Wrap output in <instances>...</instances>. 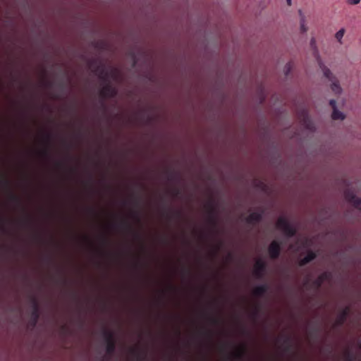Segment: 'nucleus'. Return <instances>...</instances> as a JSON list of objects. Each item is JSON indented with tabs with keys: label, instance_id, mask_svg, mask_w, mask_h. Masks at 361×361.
I'll return each instance as SVG.
<instances>
[{
	"label": "nucleus",
	"instance_id": "f257e3e1",
	"mask_svg": "<svg viewBox=\"0 0 361 361\" xmlns=\"http://www.w3.org/2000/svg\"><path fill=\"white\" fill-rule=\"evenodd\" d=\"M56 137H60L63 142H66L65 137L55 134L47 126H42L38 130L37 140L41 147L48 148L53 145Z\"/></svg>",
	"mask_w": 361,
	"mask_h": 361
},
{
	"label": "nucleus",
	"instance_id": "f03ea898",
	"mask_svg": "<svg viewBox=\"0 0 361 361\" xmlns=\"http://www.w3.org/2000/svg\"><path fill=\"white\" fill-rule=\"evenodd\" d=\"M24 61H25L24 59ZM25 61H24V159L34 158L28 155V150L27 147V109H26V75H25ZM36 158H52L51 157H37ZM63 158H74L73 157H64Z\"/></svg>",
	"mask_w": 361,
	"mask_h": 361
},
{
	"label": "nucleus",
	"instance_id": "7ed1b4c3",
	"mask_svg": "<svg viewBox=\"0 0 361 361\" xmlns=\"http://www.w3.org/2000/svg\"><path fill=\"white\" fill-rule=\"evenodd\" d=\"M319 65L323 71L324 75L331 82V89L336 94H339L342 92V89L339 85L337 78L332 74L331 71L326 67L321 61H319Z\"/></svg>",
	"mask_w": 361,
	"mask_h": 361
},
{
	"label": "nucleus",
	"instance_id": "20e7f679",
	"mask_svg": "<svg viewBox=\"0 0 361 361\" xmlns=\"http://www.w3.org/2000/svg\"><path fill=\"white\" fill-rule=\"evenodd\" d=\"M277 228L288 236H293L295 233V228L285 217H280L276 222Z\"/></svg>",
	"mask_w": 361,
	"mask_h": 361
},
{
	"label": "nucleus",
	"instance_id": "39448f33",
	"mask_svg": "<svg viewBox=\"0 0 361 361\" xmlns=\"http://www.w3.org/2000/svg\"><path fill=\"white\" fill-rule=\"evenodd\" d=\"M298 118L301 124L307 130L312 131L314 130V124L312 122L308 112L306 109H303L298 112Z\"/></svg>",
	"mask_w": 361,
	"mask_h": 361
},
{
	"label": "nucleus",
	"instance_id": "423d86ee",
	"mask_svg": "<svg viewBox=\"0 0 361 361\" xmlns=\"http://www.w3.org/2000/svg\"><path fill=\"white\" fill-rule=\"evenodd\" d=\"M345 196L346 200L355 207L361 209V199H359L350 192H346Z\"/></svg>",
	"mask_w": 361,
	"mask_h": 361
},
{
	"label": "nucleus",
	"instance_id": "0eeeda50",
	"mask_svg": "<svg viewBox=\"0 0 361 361\" xmlns=\"http://www.w3.org/2000/svg\"><path fill=\"white\" fill-rule=\"evenodd\" d=\"M280 245L277 241H273L269 247V254L271 258H276L279 255Z\"/></svg>",
	"mask_w": 361,
	"mask_h": 361
},
{
	"label": "nucleus",
	"instance_id": "6e6552de",
	"mask_svg": "<svg viewBox=\"0 0 361 361\" xmlns=\"http://www.w3.org/2000/svg\"><path fill=\"white\" fill-rule=\"evenodd\" d=\"M102 93L104 97L109 96L113 97L116 96L117 92L115 88L112 87L109 85H107L105 87H104Z\"/></svg>",
	"mask_w": 361,
	"mask_h": 361
},
{
	"label": "nucleus",
	"instance_id": "1a4fd4ad",
	"mask_svg": "<svg viewBox=\"0 0 361 361\" xmlns=\"http://www.w3.org/2000/svg\"><path fill=\"white\" fill-rule=\"evenodd\" d=\"M299 15L300 16V30L302 33H305L307 31V27L306 26L305 16L301 10H299Z\"/></svg>",
	"mask_w": 361,
	"mask_h": 361
},
{
	"label": "nucleus",
	"instance_id": "9d476101",
	"mask_svg": "<svg viewBox=\"0 0 361 361\" xmlns=\"http://www.w3.org/2000/svg\"><path fill=\"white\" fill-rule=\"evenodd\" d=\"M8 183L6 174L0 168V187L6 186Z\"/></svg>",
	"mask_w": 361,
	"mask_h": 361
},
{
	"label": "nucleus",
	"instance_id": "9b49d317",
	"mask_svg": "<svg viewBox=\"0 0 361 361\" xmlns=\"http://www.w3.org/2000/svg\"><path fill=\"white\" fill-rule=\"evenodd\" d=\"M331 117L334 120H343L345 118L344 114L337 109L333 110Z\"/></svg>",
	"mask_w": 361,
	"mask_h": 361
},
{
	"label": "nucleus",
	"instance_id": "f8f14e48",
	"mask_svg": "<svg viewBox=\"0 0 361 361\" xmlns=\"http://www.w3.org/2000/svg\"><path fill=\"white\" fill-rule=\"evenodd\" d=\"M315 258V255L313 252H309L302 260L301 265L306 264L307 263L311 262L312 259Z\"/></svg>",
	"mask_w": 361,
	"mask_h": 361
},
{
	"label": "nucleus",
	"instance_id": "ddd939ff",
	"mask_svg": "<svg viewBox=\"0 0 361 361\" xmlns=\"http://www.w3.org/2000/svg\"><path fill=\"white\" fill-rule=\"evenodd\" d=\"M345 29L344 28H341L340 29L335 35V37L336 39L338 40V42L340 43V44H342V39L343 37V35L345 34Z\"/></svg>",
	"mask_w": 361,
	"mask_h": 361
},
{
	"label": "nucleus",
	"instance_id": "4468645a",
	"mask_svg": "<svg viewBox=\"0 0 361 361\" xmlns=\"http://www.w3.org/2000/svg\"><path fill=\"white\" fill-rule=\"evenodd\" d=\"M255 268L257 274H259L264 270V265L263 262H262L260 260H258L255 264Z\"/></svg>",
	"mask_w": 361,
	"mask_h": 361
},
{
	"label": "nucleus",
	"instance_id": "2eb2a0df",
	"mask_svg": "<svg viewBox=\"0 0 361 361\" xmlns=\"http://www.w3.org/2000/svg\"><path fill=\"white\" fill-rule=\"evenodd\" d=\"M261 216L259 214L253 213L251 214L249 216V221L250 222H257L259 221Z\"/></svg>",
	"mask_w": 361,
	"mask_h": 361
},
{
	"label": "nucleus",
	"instance_id": "dca6fc26",
	"mask_svg": "<svg viewBox=\"0 0 361 361\" xmlns=\"http://www.w3.org/2000/svg\"><path fill=\"white\" fill-rule=\"evenodd\" d=\"M292 68H293V64L291 62H288V63L286 64V66H284L283 71L286 76H288L290 74Z\"/></svg>",
	"mask_w": 361,
	"mask_h": 361
},
{
	"label": "nucleus",
	"instance_id": "f3484780",
	"mask_svg": "<svg viewBox=\"0 0 361 361\" xmlns=\"http://www.w3.org/2000/svg\"><path fill=\"white\" fill-rule=\"evenodd\" d=\"M18 161V164H19V166L20 168L21 167L22 164H23V159H17ZM22 172H21V169H20V172H19V183L20 184L21 183V181H22Z\"/></svg>",
	"mask_w": 361,
	"mask_h": 361
},
{
	"label": "nucleus",
	"instance_id": "a211bd4d",
	"mask_svg": "<svg viewBox=\"0 0 361 361\" xmlns=\"http://www.w3.org/2000/svg\"><path fill=\"white\" fill-rule=\"evenodd\" d=\"M360 1L361 0H346V3L348 5L355 6V5H357L358 4H360Z\"/></svg>",
	"mask_w": 361,
	"mask_h": 361
},
{
	"label": "nucleus",
	"instance_id": "6ab92c4d",
	"mask_svg": "<svg viewBox=\"0 0 361 361\" xmlns=\"http://www.w3.org/2000/svg\"><path fill=\"white\" fill-rule=\"evenodd\" d=\"M329 104L332 107L333 110L337 109V107H336V102L334 99H331L329 101Z\"/></svg>",
	"mask_w": 361,
	"mask_h": 361
},
{
	"label": "nucleus",
	"instance_id": "aec40b11",
	"mask_svg": "<svg viewBox=\"0 0 361 361\" xmlns=\"http://www.w3.org/2000/svg\"><path fill=\"white\" fill-rule=\"evenodd\" d=\"M44 85L47 87H49L51 85V82L50 81H44Z\"/></svg>",
	"mask_w": 361,
	"mask_h": 361
},
{
	"label": "nucleus",
	"instance_id": "412c9836",
	"mask_svg": "<svg viewBox=\"0 0 361 361\" xmlns=\"http://www.w3.org/2000/svg\"><path fill=\"white\" fill-rule=\"evenodd\" d=\"M310 45L311 47H314L315 46V39L314 38H312L310 40Z\"/></svg>",
	"mask_w": 361,
	"mask_h": 361
},
{
	"label": "nucleus",
	"instance_id": "4be33fe9",
	"mask_svg": "<svg viewBox=\"0 0 361 361\" xmlns=\"http://www.w3.org/2000/svg\"><path fill=\"white\" fill-rule=\"evenodd\" d=\"M25 160H26V159H24V175H23V177H24V183L25 182Z\"/></svg>",
	"mask_w": 361,
	"mask_h": 361
},
{
	"label": "nucleus",
	"instance_id": "5701e85b",
	"mask_svg": "<svg viewBox=\"0 0 361 361\" xmlns=\"http://www.w3.org/2000/svg\"><path fill=\"white\" fill-rule=\"evenodd\" d=\"M73 135H74V137H79L80 136V132H79V133H77L74 134Z\"/></svg>",
	"mask_w": 361,
	"mask_h": 361
},
{
	"label": "nucleus",
	"instance_id": "b1692460",
	"mask_svg": "<svg viewBox=\"0 0 361 361\" xmlns=\"http://www.w3.org/2000/svg\"><path fill=\"white\" fill-rule=\"evenodd\" d=\"M19 225H20L23 222V219H22V217L21 216H19Z\"/></svg>",
	"mask_w": 361,
	"mask_h": 361
},
{
	"label": "nucleus",
	"instance_id": "393cba45",
	"mask_svg": "<svg viewBox=\"0 0 361 361\" xmlns=\"http://www.w3.org/2000/svg\"><path fill=\"white\" fill-rule=\"evenodd\" d=\"M288 5H291V0H286Z\"/></svg>",
	"mask_w": 361,
	"mask_h": 361
},
{
	"label": "nucleus",
	"instance_id": "a878e982",
	"mask_svg": "<svg viewBox=\"0 0 361 361\" xmlns=\"http://www.w3.org/2000/svg\"><path fill=\"white\" fill-rule=\"evenodd\" d=\"M23 211H24V212L25 211V208L23 209Z\"/></svg>",
	"mask_w": 361,
	"mask_h": 361
}]
</instances>
